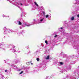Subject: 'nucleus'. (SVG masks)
<instances>
[{
  "mask_svg": "<svg viewBox=\"0 0 79 79\" xmlns=\"http://www.w3.org/2000/svg\"><path fill=\"white\" fill-rule=\"evenodd\" d=\"M25 15H26V14H25L24 12H23L21 16H25Z\"/></svg>",
  "mask_w": 79,
  "mask_h": 79,
  "instance_id": "obj_10",
  "label": "nucleus"
},
{
  "mask_svg": "<svg viewBox=\"0 0 79 79\" xmlns=\"http://www.w3.org/2000/svg\"><path fill=\"white\" fill-rule=\"evenodd\" d=\"M23 71H22L19 74H22L23 73Z\"/></svg>",
  "mask_w": 79,
  "mask_h": 79,
  "instance_id": "obj_23",
  "label": "nucleus"
},
{
  "mask_svg": "<svg viewBox=\"0 0 79 79\" xmlns=\"http://www.w3.org/2000/svg\"><path fill=\"white\" fill-rule=\"evenodd\" d=\"M74 17H72L71 18V20H72V21H73V20H74Z\"/></svg>",
  "mask_w": 79,
  "mask_h": 79,
  "instance_id": "obj_14",
  "label": "nucleus"
},
{
  "mask_svg": "<svg viewBox=\"0 0 79 79\" xmlns=\"http://www.w3.org/2000/svg\"><path fill=\"white\" fill-rule=\"evenodd\" d=\"M19 71H20V70H19Z\"/></svg>",
  "mask_w": 79,
  "mask_h": 79,
  "instance_id": "obj_40",
  "label": "nucleus"
},
{
  "mask_svg": "<svg viewBox=\"0 0 79 79\" xmlns=\"http://www.w3.org/2000/svg\"><path fill=\"white\" fill-rule=\"evenodd\" d=\"M49 16V15H46V18H48Z\"/></svg>",
  "mask_w": 79,
  "mask_h": 79,
  "instance_id": "obj_18",
  "label": "nucleus"
},
{
  "mask_svg": "<svg viewBox=\"0 0 79 79\" xmlns=\"http://www.w3.org/2000/svg\"><path fill=\"white\" fill-rule=\"evenodd\" d=\"M28 53H30V51H29V52H28Z\"/></svg>",
  "mask_w": 79,
  "mask_h": 79,
  "instance_id": "obj_39",
  "label": "nucleus"
},
{
  "mask_svg": "<svg viewBox=\"0 0 79 79\" xmlns=\"http://www.w3.org/2000/svg\"><path fill=\"white\" fill-rule=\"evenodd\" d=\"M20 10H21V8H19Z\"/></svg>",
  "mask_w": 79,
  "mask_h": 79,
  "instance_id": "obj_37",
  "label": "nucleus"
},
{
  "mask_svg": "<svg viewBox=\"0 0 79 79\" xmlns=\"http://www.w3.org/2000/svg\"><path fill=\"white\" fill-rule=\"evenodd\" d=\"M45 42L46 44H48V42H47V41H45Z\"/></svg>",
  "mask_w": 79,
  "mask_h": 79,
  "instance_id": "obj_24",
  "label": "nucleus"
},
{
  "mask_svg": "<svg viewBox=\"0 0 79 79\" xmlns=\"http://www.w3.org/2000/svg\"><path fill=\"white\" fill-rule=\"evenodd\" d=\"M20 29H22V28L21 27H20Z\"/></svg>",
  "mask_w": 79,
  "mask_h": 79,
  "instance_id": "obj_36",
  "label": "nucleus"
},
{
  "mask_svg": "<svg viewBox=\"0 0 79 79\" xmlns=\"http://www.w3.org/2000/svg\"><path fill=\"white\" fill-rule=\"evenodd\" d=\"M44 18L40 19V20H38V22L39 23H44Z\"/></svg>",
  "mask_w": 79,
  "mask_h": 79,
  "instance_id": "obj_5",
  "label": "nucleus"
},
{
  "mask_svg": "<svg viewBox=\"0 0 79 79\" xmlns=\"http://www.w3.org/2000/svg\"><path fill=\"white\" fill-rule=\"evenodd\" d=\"M7 71H8V70H5V72H7Z\"/></svg>",
  "mask_w": 79,
  "mask_h": 79,
  "instance_id": "obj_31",
  "label": "nucleus"
},
{
  "mask_svg": "<svg viewBox=\"0 0 79 79\" xmlns=\"http://www.w3.org/2000/svg\"><path fill=\"white\" fill-rule=\"evenodd\" d=\"M71 66L69 67H68L67 68V70H69V69H71Z\"/></svg>",
  "mask_w": 79,
  "mask_h": 79,
  "instance_id": "obj_11",
  "label": "nucleus"
},
{
  "mask_svg": "<svg viewBox=\"0 0 79 79\" xmlns=\"http://www.w3.org/2000/svg\"><path fill=\"white\" fill-rule=\"evenodd\" d=\"M63 29V27H61L60 28H59V30H60V29Z\"/></svg>",
  "mask_w": 79,
  "mask_h": 79,
  "instance_id": "obj_28",
  "label": "nucleus"
},
{
  "mask_svg": "<svg viewBox=\"0 0 79 79\" xmlns=\"http://www.w3.org/2000/svg\"><path fill=\"white\" fill-rule=\"evenodd\" d=\"M50 58V56H48L46 57V60H48Z\"/></svg>",
  "mask_w": 79,
  "mask_h": 79,
  "instance_id": "obj_9",
  "label": "nucleus"
},
{
  "mask_svg": "<svg viewBox=\"0 0 79 79\" xmlns=\"http://www.w3.org/2000/svg\"><path fill=\"white\" fill-rule=\"evenodd\" d=\"M1 45H2L3 46V48H5V44H4V43H1Z\"/></svg>",
  "mask_w": 79,
  "mask_h": 79,
  "instance_id": "obj_6",
  "label": "nucleus"
},
{
  "mask_svg": "<svg viewBox=\"0 0 79 79\" xmlns=\"http://www.w3.org/2000/svg\"><path fill=\"white\" fill-rule=\"evenodd\" d=\"M67 71V70H66H66H64V71Z\"/></svg>",
  "mask_w": 79,
  "mask_h": 79,
  "instance_id": "obj_35",
  "label": "nucleus"
},
{
  "mask_svg": "<svg viewBox=\"0 0 79 79\" xmlns=\"http://www.w3.org/2000/svg\"><path fill=\"white\" fill-rule=\"evenodd\" d=\"M34 3L35 4V5H36V6H39L38 4H37V2H34Z\"/></svg>",
  "mask_w": 79,
  "mask_h": 79,
  "instance_id": "obj_15",
  "label": "nucleus"
},
{
  "mask_svg": "<svg viewBox=\"0 0 79 79\" xmlns=\"http://www.w3.org/2000/svg\"><path fill=\"white\" fill-rule=\"evenodd\" d=\"M27 64L28 65H30V63L29 62H27Z\"/></svg>",
  "mask_w": 79,
  "mask_h": 79,
  "instance_id": "obj_16",
  "label": "nucleus"
},
{
  "mask_svg": "<svg viewBox=\"0 0 79 79\" xmlns=\"http://www.w3.org/2000/svg\"><path fill=\"white\" fill-rule=\"evenodd\" d=\"M14 69H17V67H16L15 68L14 67Z\"/></svg>",
  "mask_w": 79,
  "mask_h": 79,
  "instance_id": "obj_30",
  "label": "nucleus"
},
{
  "mask_svg": "<svg viewBox=\"0 0 79 79\" xmlns=\"http://www.w3.org/2000/svg\"><path fill=\"white\" fill-rule=\"evenodd\" d=\"M74 13H75V12H74V11L73 12H72V15H74Z\"/></svg>",
  "mask_w": 79,
  "mask_h": 79,
  "instance_id": "obj_22",
  "label": "nucleus"
},
{
  "mask_svg": "<svg viewBox=\"0 0 79 79\" xmlns=\"http://www.w3.org/2000/svg\"><path fill=\"white\" fill-rule=\"evenodd\" d=\"M34 20V22L33 23H32V24H27V23H25V26H28V27H29V26H31V25H32V24H34L35 23V20L34 19H33Z\"/></svg>",
  "mask_w": 79,
  "mask_h": 79,
  "instance_id": "obj_3",
  "label": "nucleus"
},
{
  "mask_svg": "<svg viewBox=\"0 0 79 79\" xmlns=\"http://www.w3.org/2000/svg\"><path fill=\"white\" fill-rule=\"evenodd\" d=\"M76 4H77V5H78V4H79V0H76Z\"/></svg>",
  "mask_w": 79,
  "mask_h": 79,
  "instance_id": "obj_7",
  "label": "nucleus"
},
{
  "mask_svg": "<svg viewBox=\"0 0 79 79\" xmlns=\"http://www.w3.org/2000/svg\"><path fill=\"white\" fill-rule=\"evenodd\" d=\"M48 78V76H47V77H46V79H47V78Z\"/></svg>",
  "mask_w": 79,
  "mask_h": 79,
  "instance_id": "obj_34",
  "label": "nucleus"
},
{
  "mask_svg": "<svg viewBox=\"0 0 79 79\" xmlns=\"http://www.w3.org/2000/svg\"><path fill=\"white\" fill-rule=\"evenodd\" d=\"M59 64L60 65H63V63L62 62H60Z\"/></svg>",
  "mask_w": 79,
  "mask_h": 79,
  "instance_id": "obj_17",
  "label": "nucleus"
},
{
  "mask_svg": "<svg viewBox=\"0 0 79 79\" xmlns=\"http://www.w3.org/2000/svg\"><path fill=\"white\" fill-rule=\"evenodd\" d=\"M10 3H12L13 5H16V6L17 5H21V6H23V4L21 3H17V1L16 0H11Z\"/></svg>",
  "mask_w": 79,
  "mask_h": 79,
  "instance_id": "obj_1",
  "label": "nucleus"
},
{
  "mask_svg": "<svg viewBox=\"0 0 79 79\" xmlns=\"http://www.w3.org/2000/svg\"><path fill=\"white\" fill-rule=\"evenodd\" d=\"M58 36V35H55L54 36L55 37H56Z\"/></svg>",
  "mask_w": 79,
  "mask_h": 79,
  "instance_id": "obj_27",
  "label": "nucleus"
},
{
  "mask_svg": "<svg viewBox=\"0 0 79 79\" xmlns=\"http://www.w3.org/2000/svg\"><path fill=\"white\" fill-rule=\"evenodd\" d=\"M40 59H39V58H37V59H36V60H37V61H39V60H40Z\"/></svg>",
  "mask_w": 79,
  "mask_h": 79,
  "instance_id": "obj_20",
  "label": "nucleus"
},
{
  "mask_svg": "<svg viewBox=\"0 0 79 79\" xmlns=\"http://www.w3.org/2000/svg\"><path fill=\"white\" fill-rule=\"evenodd\" d=\"M77 17L78 18H79V14H78V15H77Z\"/></svg>",
  "mask_w": 79,
  "mask_h": 79,
  "instance_id": "obj_32",
  "label": "nucleus"
},
{
  "mask_svg": "<svg viewBox=\"0 0 79 79\" xmlns=\"http://www.w3.org/2000/svg\"><path fill=\"white\" fill-rule=\"evenodd\" d=\"M77 72V74L79 75V70H78Z\"/></svg>",
  "mask_w": 79,
  "mask_h": 79,
  "instance_id": "obj_19",
  "label": "nucleus"
},
{
  "mask_svg": "<svg viewBox=\"0 0 79 79\" xmlns=\"http://www.w3.org/2000/svg\"><path fill=\"white\" fill-rule=\"evenodd\" d=\"M8 64H9V66H12L13 67L15 66V65H14V64H13L12 65H11L9 63H8Z\"/></svg>",
  "mask_w": 79,
  "mask_h": 79,
  "instance_id": "obj_8",
  "label": "nucleus"
},
{
  "mask_svg": "<svg viewBox=\"0 0 79 79\" xmlns=\"http://www.w3.org/2000/svg\"><path fill=\"white\" fill-rule=\"evenodd\" d=\"M43 14L44 15H45V12L43 11Z\"/></svg>",
  "mask_w": 79,
  "mask_h": 79,
  "instance_id": "obj_26",
  "label": "nucleus"
},
{
  "mask_svg": "<svg viewBox=\"0 0 79 79\" xmlns=\"http://www.w3.org/2000/svg\"><path fill=\"white\" fill-rule=\"evenodd\" d=\"M19 62H20V61L19 59L17 60L16 61V63H19Z\"/></svg>",
  "mask_w": 79,
  "mask_h": 79,
  "instance_id": "obj_13",
  "label": "nucleus"
},
{
  "mask_svg": "<svg viewBox=\"0 0 79 79\" xmlns=\"http://www.w3.org/2000/svg\"><path fill=\"white\" fill-rule=\"evenodd\" d=\"M18 23H19V25H21V24H22V23L20 21H18Z\"/></svg>",
  "mask_w": 79,
  "mask_h": 79,
  "instance_id": "obj_12",
  "label": "nucleus"
},
{
  "mask_svg": "<svg viewBox=\"0 0 79 79\" xmlns=\"http://www.w3.org/2000/svg\"><path fill=\"white\" fill-rule=\"evenodd\" d=\"M15 46L13 45L12 46V48L10 49V50H11L12 52H13L14 53L16 52V49H15Z\"/></svg>",
  "mask_w": 79,
  "mask_h": 79,
  "instance_id": "obj_4",
  "label": "nucleus"
},
{
  "mask_svg": "<svg viewBox=\"0 0 79 79\" xmlns=\"http://www.w3.org/2000/svg\"><path fill=\"white\" fill-rule=\"evenodd\" d=\"M3 16L4 18V17H6V15H3Z\"/></svg>",
  "mask_w": 79,
  "mask_h": 79,
  "instance_id": "obj_25",
  "label": "nucleus"
},
{
  "mask_svg": "<svg viewBox=\"0 0 79 79\" xmlns=\"http://www.w3.org/2000/svg\"><path fill=\"white\" fill-rule=\"evenodd\" d=\"M2 76V77H2H2H4V76H3V75H1Z\"/></svg>",
  "mask_w": 79,
  "mask_h": 79,
  "instance_id": "obj_29",
  "label": "nucleus"
},
{
  "mask_svg": "<svg viewBox=\"0 0 79 79\" xmlns=\"http://www.w3.org/2000/svg\"><path fill=\"white\" fill-rule=\"evenodd\" d=\"M41 8H42L43 10H44V7H43V6H42Z\"/></svg>",
  "mask_w": 79,
  "mask_h": 79,
  "instance_id": "obj_21",
  "label": "nucleus"
},
{
  "mask_svg": "<svg viewBox=\"0 0 79 79\" xmlns=\"http://www.w3.org/2000/svg\"><path fill=\"white\" fill-rule=\"evenodd\" d=\"M78 47V46H76V48H77Z\"/></svg>",
  "mask_w": 79,
  "mask_h": 79,
  "instance_id": "obj_33",
  "label": "nucleus"
},
{
  "mask_svg": "<svg viewBox=\"0 0 79 79\" xmlns=\"http://www.w3.org/2000/svg\"><path fill=\"white\" fill-rule=\"evenodd\" d=\"M32 63H31V64L32 65Z\"/></svg>",
  "mask_w": 79,
  "mask_h": 79,
  "instance_id": "obj_38",
  "label": "nucleus"
},
{
  "mask_svg": "<svg viewBox=\"0 0 79 79\" xmlns=\"http://www.w3.org/2000/svg\"><path fill=\"white\" fill-rule=\"evenodd\" d=\"M4 29L5 30L4 32L5 34H7V32H9V33L11 32V30L9 29H7L5 27L4 28Z\"/></svg>",
  "mask_w": 79,
  "mask_h": 79,
  "instance_id": "obj_2",
  "label": "nucleus"
}]
</instances>
